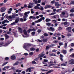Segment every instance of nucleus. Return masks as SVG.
<instances>
[{
    "label": "nucleus",
    "instance_id": "nucleus-1",
    "mask_svg": "<svg viewBox=\"0 0 74 74\" xmlns=\"http://www.w3.org/2000/svg\"><path fill=\"white\" fill-rule=\"evenodd\" d=\"M9 39V38H5V41H6V42H8L6 43V44H5V45H6V46H8V45L10 44V43L12 42L13 41V39H10L8 40H7Z\"/></svg>",
    "mask_w": 74,
    "mask_h": 74
},
{
    "label": "nucleus",
    "instance_id": "nucleus-2",
    "mask_svg": "<svg viewBox=\"0 0 74 74\" xmlns=\"http://www.w3.org/2000/svg\"><path fill=\"white\" fill-rule=\"evenodd\" d=\"M31 46V44H27L26 45H23V48L25 49V50L26 51H28V48H29V47Z\"/></svg>",
    "mask_w": 74,
    "mask_h": 74
},
{
    "label": "nucleus",
    "instance_id": "nucleus-3",
    "mask_svg": "<svg viewBox=\"0 0 74 74\" xmlns=\"http://www.w3.org/2000/svg\"><path fill=\"white\" fill-rule=\"evenodd\" d=\"M45 19V17H42L41 18L39 19H38L37 21H35V23H38V22H40L41 21H42V20H44Z\"/></svg>",
    "mask_w": 74,
    "mask_h": 74
},
{
    "label": "nucleus",
    "instance_id": "nucleus-4",
    "mask_svg": "<svg viewBox=\"0 0 74 74\" xmlns=\"http://www.w3.org/2000/svg\"><path fill=\"white\" fill-rule=\"evenodd\" d=\"M44 53V51H43L40 54L38 55V58H42L45 56V54Z\"/></svg>",
    "mask_w": 74,
    "mask_h": 74
},
{
    "label": "nucleus",
    "instance_id": "nucleus-5",
    "mask_svg": "<svg viewBox=\"0 0 74 74\" xmlns=\"http://www.w3.org/2000/svg\"><path fill=\"white\" fill-rule=\"evenodd\" d=\"M69 64L71 65H73L74 64V60L71 59L69 61Z\"/></svg>",
    "mask_w": 74,
    "mask_h": 74
},
{
    "label": "nucleus",
    "instance_id": "nucleus-6",
    "mask_svg": "<svg viewBox=\"0 0 74 74\" xmlns=\"http://www.w3.org/2000/svg\"><path fill=\"white\" fill-rule=\"evenodd\" d=\"M34 4V3H31L29 4L28 7L29 8H32L33 7V5Z\"/></svg>",
    "mask_w": 74,
    "mask_h": 74
},
{
    "label": "nucleus",
    "instance_id": "nucleus-7",
    "mask_svg": "<svg viewBox=\"0 0 74 74\" xmlns=\"http://www.w3.org/2000/svg\"><path fill=\"white\" fill-rule=\"evenodd\" d=\"M29 13H30V11L25 12V13H24V15L25 16L23 17V18H27V17L28 16V15H28V14H29Z\"/></svg>",
    "mask_w": 74,
    "mask_h": 74
},
{
    "label": "nucleus",
    "instance_id": "nucleus-8",
    "mask_svg": "<svg viewBox=\"0 0 74 74\" xmlns=\"http://www.w3.org/2000/svg\"><path fill=\"white\" fill-rule=\"evenodd\" d=\"M47 29L49 31H55V29L52 27H47Z\"/></svg>",
    "mask_w": 74,
    "mask_h": 74
},
{
    "label": "nucleus",
    "instance_id": "nucleus-9",
    "mask_svg": "<svg viewBox=\"0 0 74 74\" xmlns=\"http://www.w3.org/2000/svg\"><path fill=\"white\" fill-rule=\"evenodd\" d=\"M36 29L35 28H33L32 29H29L27 30V32L28 33H30L31 31H36Z\"/></svg>",
    "mask_w": 74,
    "mask_h": 74
},
{
    "label": "nucleus",
    "instance_id": "nucleus-10",
    "mask_svg": "<svg viewBox=\"0 0 74 74\" xmlns=\"http://www.w3.org/2000/svg\"><path fill=\"white\" fill-rule=\"evenodd\" d=\"M5 10H6L5 8L2 7L0 10V11H1V12H4Z\"/></svg>",
    "mask_w": 74,
    "mask_h": 74
},
{
    "label": "nucleus",
    "instance_id": "nucleus-11",
    "mask_svg": "<svg viewBox=\"0 0 74 74\" xmlns=\"http://www.w3.org/2000/svg\"><path fill=\"white\" fill-rule=\"evenodd\" d=\"M10 21H8L7 19L4 20L2 22V24L3 25L4 23H9Z\"/></svg>",
    "mask_w": 74,
    "mask_h": 74
},
{
    "label": "nucleus",
    "instance_id": "nucleus-12",
    "mask_svg": "<svg viewBox=\"0 0 74 74\" xmlns=\"http://www.w3.org/2000/svg\"><path fill=\"white\" fill-rule=\"evenodd\" d=\"M55 6H61V5H62V4H59V2H55Z\"/></svg>",
    "mask_w": 74,
    "mask_h": 74
},
{
    "label": "nucleus",
    "instance_id": "nucleus-13",
    "mask_svg": "<svg viewBox=\"0 0 74 74\" xmlns=\"http://www.w3.org/2000/svg\"><path fill=\"white\" fill-rule=\"evenodd\" d=\"M18 32H20V33H23V30H22V29L20 27H18Z\"/></svg>",
    "mask_w": 74,
    "mask_h": 74
},
{
    "label": "nucleus",
    "instance_id": "nucleus-14",
    "mask_svg": "<svg viewBox=\"0 0 74 74\" xmlns=\"http://www.w3.org/2000/svg\"><path fill=\"white\" fill-rule=\"evenodd\" d=\"M66 30H68V31H69L70 32H71V27H69L66 28Z\"/></svg>",
    "mask_w": 74,
    "mask_h": 74
},
{
    "label": "nucleus",
    "instance_id": "nucleus-15",
    "mask_svg": "<svg viewBox=\"0 0 74 74\" xmlns=\"http://www.w3.org/2000/svg\"><path fill=\"white\" fill-rule=\"evenodd\" d=\"M19 18L18 17H16V20L15 21V23H18V22L19 21Z\"/></svg>",
    "mask_w": 74,
    "mask_h": 74
},
{
    "label": "nucleus",
    "instance_id": "nucleus-16",
    "mask_svg": "<svg viewBox=\"0 0 74 74\" xmlns=\"http://www.w3.org/2000/svg\"><path fill=\"white\" fill-rule=\"evenodd\" d=\"M51 7H52V6L50 5H46V6L45 7V9H47V8H51Z\"/></svg>",
    "mask_w": 74,
    "mask_h": 74
},
{
    "label": "nucleus",
    "instance_id": "nucleus-17",
    "mask_svg": "<svg viewBox=\"0 0 74 74\" xmlns=\"http://www.w3.org/2000/svg\"><path fill=\"white\" fill-rule=\"evenodd\" d=\"M23 32L24 34L27 35V31H26V30L25 29L23 30Z\"/></svg>",
    "mask_w": 74,
    "mask_h": 74
},
{
    "label": "nucleus",
    "instance_id": "nucleus-18",
    "mask_svg": "<svg viewBox=\"0 0 74 74\" xmlns=\"http://www.w3.org/2000/svg\"><path fill=\"white\" fill-rule=\"evenodd\" d=\"M16 59V57L15 56H11V59L12 60H14Z\"/></svg>",
    "mask_w": 74,
    "mask_h": 74
},
{
    "label": "nucleus",
    "instance_id": "nucleus-19",
    "mask_svg": "<svg viewBox=\"0 0 74 74\" xmlns=\"http://www.w3.org/2000/svg\"><path fill=\"white\" fill-rule=\"evenodd\" d=\"M19 63V62L16 61V62L15 63H14L13 64V66H16V65H18V64Z\"/></svg>",
    "mask_w": 74,
    "mask_h": 74
},
{
    "label": "nucleus",
    "instance_id": "nucleus-20",
    "mask_svg": "<svg viewBox=\"0 0 74 74\" xmlns=\"http://www.w3.org/2000/svg\"><path fill=\"white\" fill-rule=\"evenodd\" d=\"M31 68H28L27 70H26V72H27L28 71L29 72H31Z\"/></svg>",
    "mask_w": 74,
    "mask_h": 74
},
{
    "label": "nucleus",
    "instance_id": "nucleus-21",
    "mask_svg": "<svg viewBox=\"0 0 74 74\" xmlns=\"http://www.w3.org/2000/svg\"><path fill=\"white\" fill-rule=\"evenodd\" d=\"M42 40L43 42H44V43L46 42H47V41H48V40H47V39H43Z\"/></svg>",
    "mask_w": 74,
    "mask_h": 74
},
{
    "label": "nucleus",
    "instance_id": "nucleus-22",
    "mask_svg": "<svg viewBox=\"0 0 74 74\" xmlns=\"http://www.w3.org/2000/svg\"><path fill=\"white\" fill-rule=\"evenodd\" d=\"M53 71V70H50V71H48L47 72V73H46V74H49V73H51Z\"/></svg>",
    "mask_w": 74,
    "mask_h": 74
},
{
    "label": "nucleus",
    "instance_id": "nucleus-23",
    "mask_svg": "<svg viewBox=\"0 0 74 74\" xmlns=\"http://www.w3.org/2000/svg\"><path fill=\"white\" fill-rule=\"evenodd\" d=\"M15 72L16 73H21V70H19L18 69H16L15 71Z\"/></svg>",
    "mask_w": 74,
    "mask_h": 74
},
{
    "label": "nucleus",
    "instance_id": "nucleus-24",
    "mask_svg": "<svg viewBox=\"0 0 74 74\" xmlns=\"http://www.w3.org/2000/svg\"><path fill=\"white\" fill-rule=\"evenodd\" d=\"M51 21L49 18H46L45 20L46 22H50Z\"/></svg>",
    "mask_w": 74,
    "mask_h": 74
},
{
    "label": "nucleus",
    "instance_id": "nucleus-25",
    "mask_svg": "<svg viewBox=\"0 0 74 74\" xmlns=\"http://www.w3.org/2000/svg\"><path fill=\"white\" fill-rule=\"evenodd\" d=\"M51 25V23H46V25L48 26H49Z\"/></svg>",
    "mask_w": 74,
    "mask_h": 74
},
{
    "label": "nucleus",
    "instance_id": "nucleus-26",
    "mask_svg": "<svg viewBox=\"0 0 74 74\" xmlns=\"http://www.w3.org/2000/svg\"><path fill=\"white\" fill-rule=\"evenodd\" d=\"M30 50L32 51H35V48L34 47H32L30 48Z\"/></svg>",
    "mask_w": 74,
    "mask_h": 74
},
{
    "label": "nucleus",
    "instance_id": "nucleus-27",
    "mask_svg": "<svg viewBox=\"0 0 74 74\" xmlns=\"http://www.w3.org/2000/svg\"><path fill=\"white\" fill-rule=\"evenodd\" d=\"M67 46V43H65L64 44V48H66Z\"/></svg>",
    "mask_w": 74,
    "mask_h": 74
},
{
    "label": "nucleus",
    "instance_id": "nucleus-28",
    "mask_svg": "<svg viewBox=\"0 0 74 74\" xmlns=\"http://www.w3.org/2000/svg\"><path fill=\"white\" fill-rule=\"evenodd\" d=\"M62 21L63 22H67V19L63 18L62 19Z\"/></svg>",
    "mask_w": 74,
    "mask_h": 74
},
{
    "label": "nucleus",
    "instance_id": "nucleus-29",
    "mask_svg": "<svg viewBox=\"0 0 74 74\" xmlns=\"http://www.w3.org/2000/svg\"><path fill=\"white\" fill-rule=\"evenodd\" d=\"M49 55L51 56H56V54H53V53H50V54H49Z\"/></svg>",
    "mask_w": 74,
    "mask_h": 74
},
{
    "label": "nucleus",
    "instance_id": "nucleus-30",
    "mask_svg": "<svg viewBox=\"0 0 74 74\" xmlns=\"http://www.w3.org/2000/svg\"><path fill=\"white\" fill-rule=\"evenodd\" d=\"M34 8L35 9H40V8L39 7H38V6H36L34 7Z\"/></svg>",
    "mask_w": 74,
    "mask_h": 74
},
{
    "label": "nucleus",
    "instance_id": "nucleus-31",
    "mask_svg": "<svg viewBox=\"0 0 74 74\" xmlns=\"http://www.w3.org/2000/svg\"><path fill=\"white\" fill-rule=\"evenodd\" d=\"M55 45H55V44H51V45H50L49 46V47H52Z\"/></svg>",
    "mask_w": 74,
    "mask_h": 74
},
{
    "label": "nucleus",
    "instance_id": "nucleus-32",
    "mask_svg": "<svg viewBox=\"0 0 74 74\" xmlns=\"http://www.w3.org/2000/svg\"><path fill=\"white\" fill-rule=\"evenodd\" d=\"M62 52H63V53H64L65 54H66L67 53L66 51L65 50H63L62 51Z\"/></svg>",
    "mask_w": 74,
    "mask_h": 74
},
{
    "label": "nucleus",
    "instance_id": "nucleus-33",
    "mask_svg": "<svg viewBox=\"0 0 74 74\" xmlns=\"http://www.w3.org/2000/svg\"><path fill=\"white\" fill-rule=\"evenodd\" d=\"M8 62H5V63L3 64L2 65V66H3L5 65H6V64H8Z\"/></svg>",
    "mask_w": 74,
    "mask_h": 74
},
{
    "label": "nucleus",
    "instance_id": "nucleus-34",
    "mask_svg": "<svg viewBox=\"0 0 74 74\" xmlns=\"http://www.w3.org/2000/svg\"><path fill=\"white\" fill-rule=\"evenodd\" d=\"M69 17V13H66V16L64 17V18H67Z\"/></svg>",
    "mask_w": 74,
    "mask_h": 74
},
{
    "label": "nucleus",
    "instance_id": "nucleus-35",
    "mask_svg": "<svg viewBox=\"0 0 74 74\" xmlns=\"http://www.w3.org/2000/svg\"><path fill=\"white\" fill-rule=\"evenodd\" d=\"M33 1L35 3V4H37L38 3L37 0H33Z\"/></svg>",
    "mask_w": 74,
    "mask_h": 74
},
{
    "label": "nucleus",
    "instance_id": "nucleus-36",
    "mask_svg": "<svg viewBox=\"0 0 74 74\" xmlns=\"http://www.w3.org/2000/svg\"><path fill=\"white\" fill-rule=\"evenodd\" d=\"M52 22H53L54 23H56L57 22V21L55 20H52Z\"/></svg>",
    "mask_w": 74,
    "mask_h": 74
},
{
    "label": "nucleus",
    "instance_id": "nucleus-37",
    "mask_svg": "<svg viewBox=\"0 0 74 74\" xmlns=\"http://www.w3.org/2000/svg\"><path fill=\"white\" fill-rule=\"evenodd\" d=\"M49 47H49L48 46H46V48H45V49L46 50H48L50 48Z\"/></svg>",
    "mask_w": 74,
    "mask_h": 74
},
{
    "label": "nucleus",
    "instance_id": "nucleus-38",
    "mask_svg": "<svg viewBox=\"0 0 74 74\" xmlns=\"http://www.w3.org/2000/svg\"><path fill=\"white\" fill-rule=\"evenodd\" d=\"M29 54L30 56H32L33 55H34V53H33V52H31L30 53H29Z\"/></svg>",
    "mask_w": 74,
    "mask_h": 74
},
{
    "label": "nucleus",
    "instance_id": "nucleus-39",
    "mask_svg": "<svg viewBox=\"0 0 74 74\" xmlns=\"http://www.w3.org/2000/svg\"><path fill=\"white\" fill-rule=\"evenodd\" d=\"M9 59V58L8 57H6L5 58V60H8Z\"/></svg>",
    "mask_w": 74,
    "mask_h": 74
},
{
    "label": "nucleus",
    "instance_id": "nucleus-40",
    "mask_svg": "<svg viewBox=\"0 0 74 74\" xmlns=\"http://www.w3.org/2000/svg\"><path fill=\"white\" fill-rule=\"evenodd\" d=\"M61 66H66V64H65L64 63L60 65Z\"/></svg>",
    "mask_w": 74,
    "mask_h": 74
},
{
    "label": "nucleus",
    "instance_id": "nucleus-41",
    "mask_svg": "<svg viewBox=\"0 0 74 74\" xmlns=\"http://www.w3.org/2000/svg\"><path fill=\"white\" fill-rule=\"evenodd\" d=\"M4 68L6 69H8L9 68H10V66H4Z\"/></svg>",
    "mask_w": 74,
    "mask_h": 74
},
{
    "label": "nucleus",
    "instance_id": "nucleus-42",
    "mask_svg": "<svg viewBox=\"0 0 74 74\" xmlns=\"http://www.w3.org/2000/svg\"><path fill=\"white\" fill-rule=\"evenodd\" d=\"M56 14V12H52L49 14V15H55Z\"/></svg>",
    "mask_w": 74,
    "mask_h": 74
},
{
    "label": "nucleus",
    "instance_id": "nucleus-43",
    "mask_svg": "<svg viewBox=\"0 0 74 74\" xmlns=\"http://www.w3.org/2000/svg\"><path fill=\"white\" fill-rule=\"evenodd\" d=\"M31 14L34 13V11H33V9H31Z\"/></svg>",
    "mask_w": 74,
    "mask_h": 74
},
{
    "label": "nucleus",
    "instance_id": "nucleus-44",
    "mask_svg": "<svg viewBox=\"0 0 74 74\" xmlns=\"http://www.w3.org/2000/svg\"><path fill=\"white\" fill-rule=\"evenodd\" d=\"M32 64H37V62H36L35 61H34L32 62Z\"/></svg>",
    "mask_w": 74,
    "mask_h": 74
},
{
    "label": "nucleus",
    "instance_id": "nucleus-45",
    "mask_svg": "<svg viewBox=\"0 0 74 74\" xmlns=\"http://www.w3.org/2000/svg\"><path fill=\"white\" fill-rule=\"evenodd\" d=\"M62 10V9H58L57 10H56L57 12H59L60 11H61Z\"/></svg>",
    "mask_w": 74,
    "mask_h": 74
},
{
    "label": "nucleus",
    "instance_id": "nucleus-46",
    "mask_svg": "<svg viewBox=\"0 0 74 74\" xmlns=\"http://www.w3.org/2000/svg\"><path fill=\"white\" fill-rule=\"evenodd\" d=\"M48 62V60L45 59L44 60H43V62Z\"/></svg>",
    "mask_w": 74,
    "mask_h": 74
},
{
    "label": "nucleus",
    "instance_id": "nucleus-47",
    "mask_svg": "<svg viewBox=\"0 0 74 74\" xmlns=\"http://www.w3.org/2000/svg\"><path fill=\"white\" fill-rule=\"evenodd\" d=\"M35 34H36V32H33L32 33V35H34Z\"/></svg>",
    "mask_w": 74,
    "mask_h": 74
},
{
    "label": "nucleus",
    "instance_id": "nucleus-48",
    "mask_svg": "<svg viewBox=\"0 0 74 74\" xmlns=\"http://www.w3.org/2000/svg\"><path fill=\"white\" fill-rule=\"evenodd\" d=\"M21 5V4L20 3H18L16 5V7H18V6H19V5Z\"/></svg>",
    "mask_w": 74,
    "mask_h": 74
},
{
    "label": "nucleus",
    "instance_id": "nucleus-49",
    "mask_svg": "<svg viewBox=\"0 0 74 74\" xmlns=\"http://www.w3.org/2000/svg\"><path fill=\"white\" fill-rule=\"evenodd\" d=\"M73 4H74V1H71V3H70V5H71Z\"/></svg>",
    "mask_w": 74,
    "mask_h": 74
},
{
    "label": "nucleus",
    "instance_id": "nucleus-50",
    "mask_svg": "<svg viewBox=\"0 0 74 74\" xmlns=\"http://www.w3.org/2000/svg\"><path fill=\"white\" fill-rule=\"evenodd\" d=\"M68 24V23L67 22H64V25H67Z\"/></svg>",
    "mask_w": 74,
    "mask_h": 74
},
{
    "label": "nucleus",
    "instance_id": "nucleus-51",
    "mask_svg": "<svg viewBox=\"0 0 74 74\" xmlns=\"http://www.w3.org/2000/svg\"><path fill=\"white\" fill-rule=\"evenodd\" d=\"M44 36H45V37H47L48 36V35L47 33H45L44 34Z\"/></svg>",
    "mask_w": 74,
    "mask_h": 74
},
{
    "label": "nucleus",
    "instance_id": "nucleus-52",
    "mask_svg": "<svg viewBox=\"0 0 74 74\" xmlns=\"http://www.w3.org/2000/svg\"><path fill=\"white\" fill-rule=\"evenodd\" d=\"M7 34H11V32L10 31H8L7 32Z\"/></svg>",
    "mask_w": 74,
    "mask_h": 74
},
{
    "label": "nucleus",
    "instance_id": "nucleus-53",
    "mask_svg": "<svg viewBox=\"0 0 74 74\" xmlns=\"http://www.w3.org/2000/svg\"><path fill=\"white\" fill-rule=\"evenodd\" d=\"M70 11L71 12H72V13L74 12V10L73 9H71L70 10Z\"/></svg>",
    "mask_w": 74,
    "mask_h": 74
},
{
    "label": "nucleus",
    "instance_id": "nucleus-54",
    "mask_svg": "<svg viewBox=\"0 0 74 74\" xmlns=\"http://www.w3.org/2000/svg\"><path fill=\"white\" fill-rule=\"evenodd\" d=\"M59 45L62 46V45H63V43H62V42H59Z\"/></svg>",
    "mask_w": 74,
    "mask_h": 74
},
{
    "label": "nucleus",
    "instance_id": "nucleus-55",
    "mask_svg": "<svg viewBox=\"0 0 74 74\" xmlns=\"http://www.w3.org/2000/svg\"><path fill=\"white\" fill-rule=\"evenodd\" d=\"M41 32V30L40 29H38L37 31V32H38V33H40V32Z\"/></svg>",
    "mask_w": 74,
    "mask_h": 74
},
{
    "label": "nucleus",
    "instance_id": "nucleus-56",
    "mask_svg": "<svg viewBox=\"0 0 74 74\" xmlns=\"http://www.w3.org/2000/svg\"><path fill=\"white\" fill-rule=\"evenodd\" d=\"M16 23H15V22H14L11 23V25H15Z\"/></svg>",
    "mask_w": 74,
    "mask_h": 74
},
{
    "label": "nucleus",
    "instance_id": "nucleus-57",
    "mask_svg": "<svg viewBox=\"0 0 74 74\" xmlns=\"http://www.w3.org/2000/svg\"><path fill=\"white\" fill-rule=\"evenodd\" d=\"M5 37H8L9 36H8L7 34H5L4 35Z\"/></svg>",
    "mask_w": 74,
    "mask_h": 74
},
{
    "label": "nucleus",
    "instance_id": "nucleus-58",
    "mask_svg": "<svg viewBox=\"0 0 74 74\" xmlns=\"http://www.w3.org/2000/svg\"><path fill=\"white\" fill-rule=\"evenodd\" d=\"M45 2H42V5H45Z\"/></svg>",
    "mask_w": 74,
    "mask_h": 74
},
{
    "label": "nucleus",
    "instance_id": "nucleus-59",
    "mask_svg": "<svg viewBox=\"0 0 74 74\" xmlns=\"http://www.w3.org/2000/svg\"><path fill=\"white\" fill-rule=\"evenodd\" d=\"M56 34L57 36H60V35H61V34H60L59 33H57Z\"/></svg>",
    "mask_w": 74,
    "mask_h": 74
},
{
    "label": "nucleus",
    "instance_id": "nucleus-60",
    "mask_svg": "<svg viewBox=\"0 0 74 74\" xmlns=\"http://www.w3.org/2000/svg\"><path fill=\"white\" fill-rule=\"evenodd\" d=\"M18 14L20 16H23V14H22L21 13H19Z\"/></svg>",
    "mask_w": 74,
    "mask_h": 74
},
{
    "label": "nucleus",
    "instance_id": "nucleus-61",
    "mask_svg": "<svg viewBox=\"0 0 74 74\" xmlns=\"http://www.w3.org/2000/svg\"><path fill=\"white\" fill-rule=\"evenodd\" d=\"M60 57L61 58H63L64 57V56L60 54Z\"/></svg>",
    "mask_w": 74,
    "mask_h": 74
},
{
    "label": "nucleus",
    "instance_id": "nucleus-62",
    "mask_svg": "<svg viewBox=\"0 0 74 74\" xmlns=\"http://www.w3.org/2000/svg\"><path fill=\"white\" fill-rule=\"evenodd\" d=\"M70 15L71 16H74V14H70Z\"/></svg>",
    "mask_w": 74,
    "mask_h": 74
},
{
    "label": "nucleus",
    "instance_id": "nucleus-63",
    "mask_svg": "<svg viewBox=\"0 0 74 74\" xmlns=\"http://www.w3.org/2000/svg\"><path fill=\"white\" fill-rule=\"evenodd\" d=\"M15 18V15H13L12 16V19H14Z\"/></svg>",
    "mask_w": 74,
    "mask_h": 74
},
{
    "label": "nucleus",
    "instance_id": "nucleus-64",
    "mask_svg": "<svg viewBox=\"0 0 74 74\" xmlns=\"http://www.w3.org/2000/svg\"><path fill=\"white\" fill-rule=\"evenodd\" d=\"M41 0H38V3H41Z\"/></svg>",
    "mask_w": 74,
    "mask_h": 74
}]
</instances>
